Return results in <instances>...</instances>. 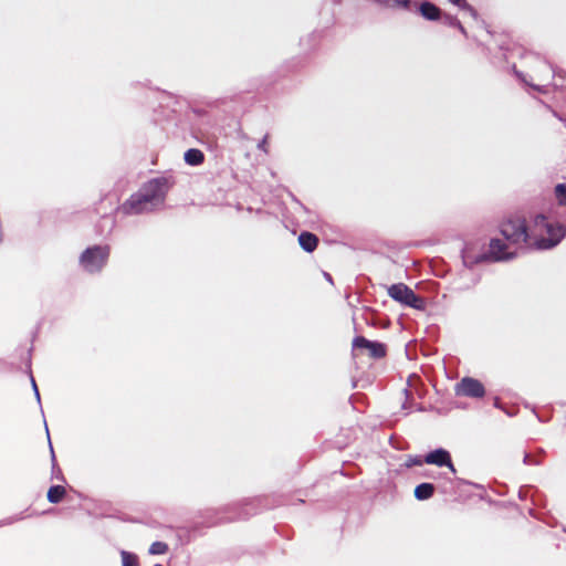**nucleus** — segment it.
Wrapping results in <instances>:
<instances>
[{
    "label": "nucleus",
    "mask_w": 566,
    "mask_h": 566,
    "mask_svg": "<svg viewBox=\"0 0 566 566\" xmlns=\"http://www.w3.org/2000/svg\"><path fill=\"white\" fill-rule=\"evenodd\" d=\"M505 412H506L509 416H513V415H514V412L509 411V410H506Z\"/></svg>",
    "instance_id": "nucleus-43"
},
{
    "label": "nucleus",
    "mask_w": 566,
    "mask_h": 566,
    "mask_svg": "<svg viewBox=\"0 0 566 566\" xmlns=\"http://www.w3.org/2000/svg\"><path fill=\"white\" fill-rule=\"evenodd\" d=\"M23 518V516L20 514V515H15V516H10V517H7L2 521H0V527L1 526H4V525H11L18 521H21Z\"/></svg>",
    "instance_id": "nucleus-27"
},
{
    "label": "nucleus",
    "mask_w": 566,
    "mask_h": 566,
    "mask_svg": "<svg viewBox=\"0 0 566 566\" xmlns=\"http://www.w3.org/2000/svg\"><path fill=\"white\" fill-rule=\"evenodd\" d=\"M120 556L123 566H138V557L135 554L122 551Z\"/></svg>",
    "instance_id": "nucleus-21"
},
{
    "label": "nucleus",
    "mask_w": 566,
    "mask_h": 566,
    "mask_svg": "<svg viewBox=\"0 0 566 566\" xmlns=\"http://www.w3.org/2000/svg\"><path fill=\"white\" fill-rule=\"evenodd\" d=\"M494 406H495V407H497V408H501V406H500V402H499V399H497V398H495V399H494Z\"/></svg>",
    "instance_id": "nucleus-40"
},
{
    "label": "nucleus",
    "mask_w": 566,
    "mask_h": 566,
    "mask_svg": "<svg viewBox=\"0 0 566 566\" xmlns=\"http://www.w3.org/2000/svg\"><path fill=\"white\" fill-rule=\"evenodd\" d=\"M168 551V545L164 542H154L149 547V554L159 555Z\"/></svg>",
    "instance_id": "nucleus-22"
},
{
    "label": "nucleus",
    "mask_w": 566,
    "mask_h": 566,
    "mask_svg": "<svg viewBox=\"0 0 566 566\" xmlns=\"http://www.w3.org/2000/svg\"><path fill=\"white\" fill-rule=\"evenodd\" d=\"M388 292V295L396 302L405 305L406 302L408 301L411 292H412V289H410L408 285H406L405 283H397V284H392L388 287L387 290Z\"/></svg>",
    "instance_id": "nucleus-9"
},
{
    "label": "nucleus",
    "mask_w": 566,
    "mask_h": 566,
    "mask_svg": "<svg viewBox=\"0 0 566 566\" xmlns=\"http://www.w3.org/2000/svg\"><path fill=\"white\" fill-rule=\"evenodd\" d=\"M423 461L428 464H434L440 468L447 467L452 473H455V468L452 463L450 452L443 448H438L428 452L424 455Z\"/></svg>",
    "instance_id": "nucleus-7"
},
{
    "label": "nucleus",
    "mask_w": 566,
    "mask_h": 566,
    "mask_svg": "<svg viewBox=\"0 0 566 566\" xmlns=\"http://www.w3.org/2000/svg\"><path fill=\"white\" fill-rule=\"evenodd\" d=\"M193 112L197 114V115H202L205 113L203 109H193Z\"/></svg>",
    "instance_id": "nucleus-38"
},
{
    "label": "nucleus",
    "mask_w": 566,
    "mask_h": 566,
    "mask_svg": "<svg viewBox=\"0 0 566 566\" xmlns=\"http://www.w3.org/2000/svg\"><path fill=\"white\" fill-rule=\"evenodd\" d=\"M413 392L415 391H409V390L402 391V395L405 398V400L402 402V409H405L407 411L421 410V408L417 403L411 402V400L413 399Z\"/></svg>",
    "instance_id": "nucleus-19"
},
{
    "label": "nucleus",
    "mask_w": 566,
    "mask_h": 566,
    "mask_svg": "<svg viewBox=\"0 0 566 566\" xmlns=\"http://www.w3.org/2000/svg\"><path fill=\"white\" fill-rule=\"evenodd\" d=\"M531 87H533L535 91L542 93V94H546L548 92L547 90V86L546 85H535V84H530Z\"/></svg>",
    "instance_id": "nucleus-32"
},
{
    "label": "nucleus",
    "mask_w": 566,
    "mask_h": 566,
    "mask_svg": "<svg viewBox=\"0 0 566 566\" xmlns=\"http://www.w3.org/2000/svg\"><path fill=\"white\" fill-rule=\"evenodd\" d=\"M424 461L418 457H409L406 461V467L411 468L413 465H421Z\"/></svg>",
    "instance_id": "nucleus-29"
},
{
    "label": "nucleus",
    "mask_w": 566,
    "mask_h": 566,
    "mask_svg": "<svg viewBox=\"0 0 566 566\" xmlns=\"http://www.w3.org/2000/svg\"><path fill=\"white\" fill-rule=\"evenodd\" d=\"M254 514H256V509L254 507V502L250 501V502H247L244 504V507L241 509L240 511H238L235 514L229 515L226 517H221L220 521L221 522H231V521H235V520H244Z\"/></svg>",
    "instance_id": "nucleus-13"
},
{
    "label": "nucleus",
    "mask_w": 566,
    "mask_h": 566,
    "mask_svg": "<svg viewBox=\"0 0 566 566\" xmlns=\"http://www.w3.org/2000/svg\"><path fill=\"white\" fill-rule=\"evenodd\" d=\"M459 9L467 11L472 17L473 20H475V21L480 20V15H479L478 11L470 3H468L467 0L464 1V3H462L459 7Z\"/></svg>",
    "instance_id": "nucleus-24"
},
{
    "label": "nucleus",
    "mask_w": 566,
    "mask_h": 566,
    "mask_svg": "<svg viewBox=\"0 0 566 566\" xmlns=\"http://www.w3.org/2000/svg\"><path fill=\"white\" fill-rule=\"evenodd\" d=\"M443 24L450 27V28H457V25H460V20L452 14L444 13L442 11V18L440 19Z\"/></svg>",
    "instance_id": "nucleus-23"
},
{
    "label": "nucleus",
    "mask_w": 566,
    "mask_h": 566,
    "mask_svg": "<svg viewBox=\"0 0 566 566\" xmlns=\"http://www.w3.org/2000/svg\"><path fill=\"white\" fill-rule=\"evenodd\" d=\"M556 87L566 88V85L564 83L555 84Z\"/></svg>",
    "instance_id": "nucleus-41"
},
{
    "label": "nucleus",
    "mask_w": 566,
    "mask_h": 566,
    "mask_svg": "<svg viewBox=\"0 0 566 566\" xmlns=\"http://www.w3.org/2000/svg\"><path fill=\"white\" fill-rule=\"evenodd\" d=\"M449 1L459 8L462 3H464L465 0H449Z\"/></svg>",
    "instance_id": "nucleus-36"
},
{
    "label": "nucleus",
    "mask_w": 566,
    "mask_h": 566,
    "mask_svg": "<svg viewBox=\"0 0 566 566\" xmlns=\"http://www.w3.org/2000/svg\"><path fill=\"white\" fill-rule=\"evenodd\" d=\"M405 306L418 310V311H424L427 303L426 300L419 295H417L413 291L411 292L408 301L406 302Z\"/></svg>",
    "instance_id": "nucleus-18"
},
{
    "label": "nucleus",
    "mask_w": 566,
    "mask_h": 566,
    "mask_svg": "<svg viewBox=\"0 0 566 566\" xmlns=\"http://www.w3.org/2000/svg\"><path fill=\"white\" fill-rule=\"evenodd\" d=\"M324 276L325 279L329 282V283H333V279H332V275L327 272L324 273Z\"/></svg>",
    "instance_id": "nucleus-37"
},
{
    "label": "nucleus",
    "mask_w": 566,
    "mask_h": 566,
    "mask_svg": "<svg viewBox=\"0 0 566 566\" xmlns=\"http://www.w3.org/2000/svg\"><path fill=\"white\" fill-rule=\"evenodd\" d=\"M34 396H35L38 402H40V391H34Z\"/></svg>",
    "instance_id": "nucleus-39"
},
{
    "label": "nucleus",
    "mask_w": 566,
    "mask_h": 566,
    "mask_svg": "<svg viewBox=\"0 0 566 566\" xmlns=\"http://www.w3.org/2000/svg\"><path fill=\"white\" fill-rule=\"evenodd\" d=\"M266 140H268V136H264L258 144V148L261 149V150H265V145H266Z\"/></svg>",
    "instance_id": "nucleus-33"
},
{
    "label": "nucleus",
    "mask_w": 566,
    "mask_h": 566,
    "mask_svg": "<svg viewBox=\"0 0 566 566\" xmlns=\"http://www.w3.org/2000/svg\"><path fill=\"white\" fill-rule=\"evenodd\" d=\"M507 245L500 239H491L489 250L483 252L486 255V262L509 261L515 258V253L506 251Z\"/></svg>",
    "instance_id": "nucleus-5"
},
{
    "label": "nucleus",
    "mask_w": 566,
    "mask_h": 566,
    "mask_svg": "<svg viewBox=\"0 0 566 566\" xmlns=\"http://www.w3.org/2000/svg\"><path fill=\"white\" fill-rule=\"evenodd\" d=\"M174 185L171 177L160 176L145 182L120 207L124 214L148 212L164 205L167 192Z\"/></svg>",
    "instance_id": "nucleus-1"
},
{
    "label": "nucleus",
    "mask_w": 566,
    "mask_h": 566,
    "mask_svg": "<svg viewBox=\"0 0 566 566\" xmlns=\"http://www.w3.org/2000/svg\"><path fill=\"white\" fill-rule=\"evenodd\" d=\"M523 463L526 465H539L541 460L533 459L528 453H525L523 458Z\"/></svg>",
    "instance_id": "nucleus-28"
},
{
    "label": "nucleus",
    "mask_w": 566,
    "mask_h": 566,
    "mask_svg": "<svg viewBox=\"0 0 566 566\" xmlns=\"http://www.w3.org/2000/svg\"><path fill=\"white\" fill-rule=\"evenodd\" d=\"M518 495H520L521 499H524L525 495H524L523 490H520Z\"/></svg>",
    "instance_id": "nucleus-42"
},
{
    "label": "nucleus",
    "mask_w": 566,
    "mask_h": 566,
    "mask_svg": "<svg viewBox=\"0 0 566 566\" xmlns=\"http://www.w3.org/2000/svg\"><path fill=\"white\" fill-rule=\"evenodd\" d=\"M359 348L368 349L369 356L374 359H380L385 357L387 354V348L385 344L376 340H369L364 336H356L353 339V350Z\"/></svg>",
    "instance_id": "nucleus-6"
},
{
    "label": "nucleus",
    "mask_w": 566,
    "mask_h": 566,
    "mask_svg": "<svg viewBox=\"0 0 566 566\" xmlns=\"http://www.w3.org/2000/svg\"><path fill=\"white\" fill-rule=\"evenodd\" d=\"M453 389H484L483 384L474 378L464 377L461 381L454 385Z\"/></svg>",
    "instance_id": "nucleus-17"
},
{
    "label": "nucleus",
    "mask_w": 566,
    "mask_h": 566,
    "mask_svg": "<svg viewBox=\"0 0 566 566\" xmlns=\"http://www.w3.org/2000/svg\"><path fill=\"white\" fill-rule=\"evenodd\" d=\"M547 67L551 69L553 77H557V78H560V80H565L566 78V72L565 71H563L560 69H557V67H554L552 64H547Z\"/></svg>",
    "instance_id": "nucleus-26"
},
{
    "label": "nucleus",
    "mask_w": 566,
    "mask_h": 566,
    "mask_svg": "<svg viewBox=\"0 0 566 566\" xmlns=\"http://www.w3.org/2000/svg\"><path fill=\"white\" fill-rule=\"evenodd\" d=\"M395 6L399 8H403L406 10H410L411 0H394Z\"/></svg>",
    "instance_id": "nucleus-30"
},
{
    "label": "nucleus",
    "mask_w": 566,
    "mask_h": 566,
    "mask_svg": "<svg viewBox=\"0 0 566 566\" xmlns=\"http://www.w3.org/2000/svg\"><path fill=\"white\" fill-rule=\"evenodd\" d=\"M185 163L190 166H199L205 161V155L200 149L189 148L184 155Z\"/></svg>",
    "instance_id": "nucleus-15"
},
{
    "label": "nucleus",
    "mask_w": 566,
    "mask_h": 566,
    "mask_svg": "<svg viewBox=\"0 0 566 566\" xmlns=\"http://www.w3.org/2000/svg\"><path fill=\"white\" fill-rule=\"evenodd\" d=\"M455 29H458L465 38L468 36V32L461 22H460V25H457Z\"/></svg>",
    "instance_id": "nucleus-35"
},
{
    "label": "nucleus",
    "mask_w": 566,
    "mask_h": 566,
    "mask_svg": "<svg viewBox=\"0 0 566 566\" xmlns=\"http://www.w3.org/2000/svg\"><path fill=\"white\" fill-rule=\"evenodd\" d=\"M461 256H462V262H463L464 266L469 268V269H472L476 264L486 262V255H484L483 252L475 254V253H473L472 249L469 247H465L462 250Z\"/></svg>",
    "instance_id": "nucleus-10"
},
{
    "label": "nucleus",
    "mask_w": 566,
    "mask_h": 566,
    "mask_svg": "<svg viewBox=\"0 0 566 566\" xmlns=\"http://www.w3.org/2000/svg\"><path fill=\"white\" fill-rule=\"evenodd\" d=\"M65 495V488L63 485H52L46 494L48 501L52 504H57Z\"/></svg>",
    "instance_id": "nucleus-16"
},
{
    "label": "nucleus",
    "mask_w": 566,
    "mask_h": 566,
    "mask_svg": "<svg viewBox=\"0 0 566 566\" xmlns=\"http://www.w3.org/2000/svg\"><path fill=\"white\" fill-rule=\"evenodd\" d=\"M455 394L457 396H468L480 399L484 397L485 391H455Z\"/></svg>",
    "instance_id": "nucleus-25"
},
{
    "label": "nucleus",
    "mask_w": 566,
    "mask_h": 566,
    "mask_svg": "<svg viewBox=\"0 0 566 566\" xmlns=\"http://www.w3.org/2000/svg\"><path fill=\"white\" fill-rule=\"evenodd\" d=\"M418 12L428 21H439L442 18V10L437 4L428 0L420 2Z\"/></svg>",
    "instance_id": "nucleus-8"
},
{
    "label": "nucleus",
    "mask_w": 566,
    "mask_h": 566,
    "mask_svg": "<svg viewBox=\"0 0 566 566\" xmlns=\"http://www.w3.org/2000/svg\"><path fill=\"white\" fill-rule=\"evenodd\" d=\"M514 74L516 75L517 78H520L521 81H523L524 83L528 84L525 80V76L523 74V72L521 71H517L515 67H514Z\"/></svg>",
    "instance_id": "nucleus-34"
},
{
    "label": "nucleus",
    "mask_w": 566,
    "mask_h": 566,
    "mask_svg": "<svg viewBox=\"0 0 566 566\" xmlns=\"http://www.w3.org/2000/svg\"><path fill=\"white\" fill-rule=\"evenodd\" d=\"M108 256V245H93L82 252L80 263L86 272L97 273L106 265Z\"/></svg>",
    "instance_id": "nucleus-4"
},
{
    "label": "nucleus",
    "mask_w": 566,
    "mask_h": 566,
    "mask_svg": "<svg viewBox=\"0 0 566 566\" xmlns=\"http://www.w3.org/2000/svg\"><path fill=\"white\" fill-rule=\"evenodd\" d=\"M45 430H46V434H49L48 426H45ZM48 439H50V436H48ZM49 446H50V451H51L52 467H53V469H55V467H56L55 454H54V451H53V447H52L51 440H49Z\"/></svg>",
    "instance_id": "nucleus-31"
},
{
    "label": "nucleus",
    "mask_w": 566,
    "mask_h": 566,
    "mask_svg": "<svg viewBox=\"0 0 566 566\" xmlns=\"http://www.w3.org/2000/svg\"><path fill=\"white\" fill-rule=\"evenodd\" d=\"M298 243L305 252L311 253L317 248L318 238L312 232L303 231L298 235Z\"/></svg>",
    "instance_id": "nucleus-12"
},
{
    "label": "nucleus",
    "mask_w": 566,
    "mask_h": 566,
    "mask_svg": "<svg viewBox=\"0 0 566 566\" xmlns=\"http://www.w3.org/2000/svg\"><path fill=\"white\" fill-rule=\"evenodd\" d=\"M30 352L31 349L28 350V361L25 365V369L18 370L15 376L20 379V386H27L29 384L31 386V389H39L36 381L31 373Z\"/></svg>",
    "instance_id": "nucleus-11"
},
{
    "label": "nucleus",
    "mask_w": 566,
    "mask_h": 566,
    "mask_svg": "<svg viewBox=\"0 0 566 566\" xmlns=\"http://www.w3.org/2000/svg\"><path fill=\"white\" fill-rule=\"evenodd\" d=\"M559 206L566 207V182L557 184L554 189Z\"/></svg>",
    "instance_id": "nucleus-20"
},
{
    "label": "nucleus",
    "mask_w": 566,
    "mask_h": 566,
    "mask_svg": "<svg viewBox=\"0 0 566 566\" xmlns=\"http://www.w3.org/2000/svg\"><path fill=\"white\" fill-rule=\"evenodd\" d=\"M436 486L432 483H420L415 489V497L418 501L429 500L434 494Z\"/></svg>",
    "instance_id": "nucleus-14"
},
{
    "label": "nucleus",
    "mask_w": 566,
    "mask_h": 566,
    "mask_svg": "<svg viewBox=\"0 0 566 566\" xmlns=\"http://www.w3.org/2000/svg\"><path fill=\"white\" fill-rule=\"evenodd\" d=\"M533 231L539 235L533 239V248L535 250H551L557 247L566 237V226L552 221L544 213H537L533 220Z\"/></svg>",
    "instance_id": "nucleus-2"
},
{
    "label": "nucleus",
    "mask_w": 566,
    "mask_h": 566,
    "mask_svg": "<svg viewBox=\"0 0 566 566\" xmlns=\"http://www.w3.org/2000/svg\"><path fill=\"white\" fill-rule=\"evenodd\" d=\"M500 232L510 243H525L533 248V238L528 232L526 221L521 217L507 218L500 224Z\"/></svg>",
    "instance_id": "nucleus-3"
}]
</instances>
